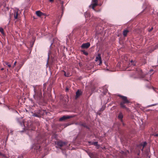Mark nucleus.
I'll return each mask as SVG.
<instances>
[{
    "instance_id": "f257e3e1",
    "label": "nucleus",
    "mask_w": 158,
    "mask_h": 158,
    "mask_svg": "<svg viewBox=\"0 0 158 158\" xmlns=\"http://www.w3.org/2000/svg\"><path fill=\"white\" fill-rule=\"evenodd\" d=\"M33 87L35 93L33 95L34 98L37 102H39L42 97L41 89L38 86H34Z\"/></svg>"
},
{
    "instance_id": "f03ea898",
    "label": "nucleus",
    "mask_w": 158,
    "mask_h": 158,
    "mask_svg": "<svg viewBox=\"0 0 158 158\" xmlns=\"http://www.w3.org/2000/svg\"><path fill=\"white\" fill-rule=\"evenodd\" d=\"M118 96L122 99V101L120 103V107L123 109H125L127 111H129V109L125 105V104H128L130 102V101L127 98V97L121 95H119Z\"/></svg>"
},
{
    "instance_id": "7ed1b4c3",
    "label": "nucleus",
    "mask_w": 158,
    "mask_h": 158,
    "mask_svg": "<svg viewBox=\"0 0 158 158\" xmlns=\"http://www.w3.org/2000/svg\"><path fill=\"white\" fill-rule=\"evenodd\" d=\"M56 144V147L57 148H59L61 149V147H63L64 148H66L67 146V144L66 143L64 142H62L61 141H57Z\"/></svg>"
},
{
    "instance_id": "20e7f679",
    "label": "nucleus",
    "mask_w": 158,
    "mask_h": 158,
    "mask_svg": "<svg viewBox=\"0 0 158 158\" xmlns=\"http://www.w3.org/2000/svg\"><path fill=\"white\" fill-rule=\"evenodd\" d=\"M98 0H92V3L89 6L91 7L92 6V8L94 10H95V7L98 5Z\"/></svg>"
},
{
    "instance_id": "39448f33",
    "label": "nucleus",
    "mask_w": 158,
    "mask_h": 158,
    "mask_svg": "<svg viewBox=\"0 0 158 158\" xmlns=\"http://www.w3.org/2000/svg\"><path fill=\"white\" fill-rule=\"evenodd\" d=\"M73 117V116H72L64 115L60 118L59 119V120L61 121H65L66 119H69L70 118H72Z\"/></svg>"
},
{
    "instance_id": "423d86ee",
    "label": "nucleus",
    "mask_w": 158,
    "mask_h": 158,
    "mask_svg": "<svg viewBox=\"0 0 158 158\" xmlns=\"http://www.w3.org/2000/svg\"><path fill=\"white\" fill-rule=\"evenodd\" d=\"M137 72L140 77L143 78L145 77V74L143 73L141 70L138 69Z\"/></svg>"
},
{
    "instance_id": "0eeeda50",
    "label": "nucleus",
    "mask_w": 158,
    "mask_h": 158,
    "mask_svg": "<svg viewBox=\"0 0 158 158\" xmlns=\"http://www.w3.org/2000/svg\"><path fill=\"white\" fill-rule=\"evenodd\" d=\"M90 46V43H87L83 44L81 46V47L82 48H87Z\"/></svg>"
},
{
    "instance_id": "6e6552de",
    "label": "nucleus",
    "mask_w": 158,
    "mask_h": 158,
    "mask_svg": "<svg viewBox=\"0 0 158 158\" xmlns=\"http://www.w3.org/2000/svg\"><path fill=\"white\" fill-rule=\"evenodd\" d=\"M43 114L42 113V111H39V113H35L33 114V116L35 117H41V115Z\"/></svg>"
},
{
    "instance_id": "1a4fd4ad",
    "label": "nucleus",
    "mask_w": 158,
    "mask_h": 158,
    "mask_svg": "<svg viewBox=\"0 0 158 158\" xmlns=\"http://www.w3.org/2000/svg\"><path fill=\"white\" fill-rule=\"evenodd\" d=\"M36 14L37 16L40 17L42 15L44 14L40 10L37 11L36 12Z\"/></svg>"
},
{
    "instance_id": "9d476101",
    "label": "nucleus",
    "mask_w": 158,
    "mask_h": 158,
    "mask_svg": "<svg viewBox=\"0 0 158 158\" xmlns=\"http://www.w3.org/2000/svg\"><path fill=\"white\" fill-rule=\"evenodd\" d=\"M18 15V11L16 10H15L14 12V17L15 19H17Z\"/></svg>"
},
{
    "instance_id": "9b49d317",
    "label": "nucleus",
    "mask_w": 158,
    "mask_h": 158,
    "mask_svg": "<svg viewBox=\"0 0 158 158\" xmlns=\"http://www.w3.org/2000/svg\"><path fill=\"white\" fill-rule=\"evenodd\" d=\"M129 32V31L127 30H124L123 31V34L124 37H126L127 35V34Z\"/></svg>"
},
{
    "instance_id": "f8f14e48",
    "label": "nucleus",
    "mask_w": 158,
    "mask_h": 158,
    "mask_svg": "<svg viewBox=\"0 0 158 158\" xmlns=\"http://www.w3.org/2000/svg\"><path fill=\"white\" fill-rule=\"evenodd\" d=\"M81 94V92L79 90H78L76 93V98H77L79 97Z\"/></svg>"
},
{
    "instance_id": "ddd939ff",
    "label": "nucleus",
    "mask_w": 158,
    "mask_h": 158,
    "mask_svg": "<svg viewBox=\"0 0 158 158\" xmlns=\"http://www.w3.org/2000/svg\"><path fill=\"white\" fill-rule=\"evenodd\" d=\"M123 118V115L122 113H120L118 115V118L119 119H120L121 122H122L123 121L122 118Z\"/></svg>"
},
{
    "instance_id": "4468645a",
    "label": "nucleus",
    "mask_w": 158,
    "mask_h": 158,
    "mask_svg": "<svg viewBox=\"0 0 158 158\" xmlns=\"http://www.w3.org/2000/svg\"><path fill=\"white\" fill-rule=\"evenodd\" d=\"M101 55L100 54H99L98 55V56L96 57L95 61H97L98 60H101Z\"/></svg>"
},
{
    "instance_id": "2eb2a0df",
    "label": "nucleus",
    "mask_w": 158,
    "mask_h": 158,
    "mask_svg": "<svg viewBox=\"0 0 158 158\" xmlns=\"http://www.w3.org/2000/svg\"><path fill=\"white\" fill-rule=\"evenodd\" d=\"M89 143H91V145H94L96 146H98V142H89Z\"/></svg>"
},
{
    "instance_id": "dca6fc26",
    "label": "nucleus",
    "mask_w": 158,
    "mask_h": 158,
    "mask_svg": "<svg viewBox=\"0 0 158 158\" xmlns=\"http://www.w3.org/2000/svg\"><path fill=\"white\" fill-rule=\"evenodd\" d=\"M85 18H88L90 16V13L89 12H86L85 14Z\"/></svg>"
},
{
    "instance_id": "f3484780",
    "label": "nucleus",
    "mask_w": 158,
    "mask_h": 158,
    "mask_svg": "<svg viewBox=\"0 0 158 158\" xmlns=\"http://www.w3.org/2000/svg\"><path fill=\"white\" fill-rule=\"evenodd\" d=\"M0 156L2 157H6V156L5 154H2V153L1 152H0Z\"/></svg>"
},
{
    "instance_id": "a211bd4d",
    "label": "nucleus",
    "mask_w": 158,
    "mask_h": 158,
    "mask_svg": "<svg viewBox=\"0 0 158 158\" xmlns=\"http://www.w3.org/2000/svg\"><path fill=\"white\" fill-rule=\"evenodd\" d=\"M4 63H5V64L7 65L10 68V67H11V65L9 63H8V62H4Z\"/></svg>"
},
{
    "instance_id": "6ab92c4d",
    "label": "nucleus",
    "mask_w": 158,
    "mask_h": 158,
    "mask_svg": "<svg viewBox=\"0 0 158 158\" xmlns=\"http://www.w3.org/2000/svg\"><path fill=\"white\" fill-rule=\"evenodd\" d=\"M130 62L133 66H134L135 65V61H133L132 60H131Z\"/></svg>"
},
{
    "instance_id": "aec40b11",
    "label": "nucleus",
    "mask_w": 158,
    "mask_h": 158,
    "mask_svg": "<svg viewBox=\"0 0 158 158\" xmlns=\"http://www.w3.org/2000/svg\"><path fill=\"white\" fill-rule=\"evenodd\" d=\"M0 32L2 34H4L3 29L2 28H0Z\"/></svg>"
},
{
    "instance_id": "412c9836",
    "label": "nucleus",
    "mask_w": 158,
    "mask_h": 158,
    "mask_svg": "<svg viewBox=\"0 0 158 158\" xmlns=\"http://www.w3.org/2000/svg\"><path fill=\"white\" fill-rule=\"evenodd\" d=\"M146 144H147L146 142H144L143 143V148L146 145ZM143 149H142V151L143 150Z\"/></svg>"
},
{
    "instance_id": "4be33fe9",
    "label": "nucleus",
    "mask_w": 158,
    "mask_h": 158,
    "mask_svg": "<svg viewBox=\"0 0 158 158\" xmlns=\"http://www.w3.org/2000/svg\"><path fill=\"white\" fill-rule=\"evenodd\" d=\"M83 53L85 55H88V53L87 52L85 51H84L83 52Z\"/></svg>"
},
{
    "instance_id": "5701e85b",
    "label": "nucleus",
    "mask_w": 158,
    "mask_h": 158,
    "mask_svg": "<svg viewBox=\"0 0 158 158\" xmlns=\"http://www.w3.org/2000/svg\"><path fill=\"white\" fill-rule=\"evenodd\" d=\"M62 72H63L64 73V76H65V77H66V73L65 72V71H64V70H63V71H62Z\"/></svg>"
},
{
    "instance_id": "b1692460",
    "label": "nucleus",
    "mask_w": 158,
    "mask_h": 158,
    "mask_svg": "<svg viewBox=\"0 0 158 158\" xmlns=\"http://www.w3.org/2000/svg\"><path fill=\"white\" fill-rule=\"evenodd\" d=\"M16 63H17L16 61H15V63H14V65H13V68H14V67L16 65Z\"/></svg>"
},
{
    "instance_id": "393cba45",
    "label": "nucleus",
    "mask_w": 158,
    "mask_h": 158,
    "mask_svg": "<svg viewBox=\"0 0 158 158\" xmlns=\"http://www.w3.org/2000/svg\"><path fill=\"white\" fill-rule=\"evenodd\" d=\"M66 77H68L70 76V74L69 73H66Z\"/></svg>"
},
{
    "instance_id": "a878e982",
    "label": "nucleus",
    "mask_w": 158,
    "mask_h": 158,
    "mask_svg": "<svg viewBox=\"0 0 158 158\" xmlns=\"http://www.w3.org/2000/svg\"><path fill=\"white\" fill-rule=\"evenodd\" d=\"M99 65H100L102 63V59H101V60H99Z\"/></svg>"
},
{
    "instance_id": "bb28decb",
    "label": "nucleus",
    "mask_w": 158,
    "mask_h": 158,
    "mask_svg": "<svg viewBox=\"0 0 158 158\" xmlns=\"http://www.w3.org/2000/svg\"><path fill=\"white\" fill-rule=\"evenodd\" d=\"M153 29V27H152L151 28L148 30L149 31V32L151 31Z\"/></svg>"
},
{
    "instance_id": "cd10ccee",
    "label": "nucleus",
    "mask_w": 158,
    "mask_h": 158,
    "mask_svg": "<svg viewBox=\"0 0 158 158\" xmlns=\"http://www.w3.org/2000/svg\"><path fill=\"white\" fill-rule=\"evenodd\" d=\"M49 1L51 2H53V0H49Z\"/></svg>"
},
{
    "instance_id": "c85d7f7f",
    "label": "nucleus",
    "mask_w": 158,
    "mask_h": 158,
    "mask_svg": "<svg viewBox=\"0 0 158 158\" xmlns=\"http://www.w3.org/2000/svg\"><path fill=\"white\" fill-rule=\"evenodd\" d=\"M68 89L67 88H66V91H68Z\"/></svg>"
},
{
    "instance_id": "c756f323",
    "label": "nucleus",
    "mask_w": 158,
    "mask_h": 158,
    "mask_svg": "<svg viewBox=\"0 0 158 158\" xmlns=\"http://www.w3.org/2000/svg\"><path fill=\"white\" fill-rule=\"evenodd\" d=\"M155 135L156 136H158V134H156Z\"/></svg>"
},
{
    "instance_id": "7c9ffc66",
    "label": "nucleus",
    "mask_w": 158,
    "mask_h": 158,
    "mask_svg": "<svg viewBox=\"0 0 158 158\" xmlns=\"http://www.w3.org/2000/svg\"><path fill=\"white\" fill-rule=\"evenodd\" d=\"M4 70V69H3V68H2V69H1V70Z\"/></svg>"
},
{
    "instance_id": "2f4dec72",
    "label": "nucleus",
    "mask_w": 158,
    "mask_h": 158,
    "mask_svg": "<svg viewBox=\"0 0 158 158\" xmlns=\"http://www.w3.org/2000/svg\"><path fill=\"white\" fill-rule=\"evenodd\" d=\"M61 2V3L62 4H63V2Z\"/></svg>"
}]
</instances>
